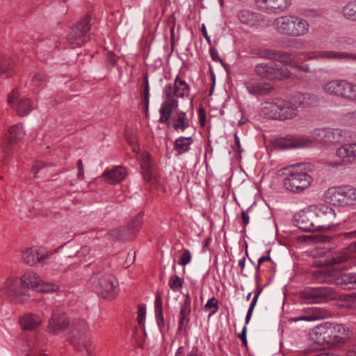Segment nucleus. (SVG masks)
<instances>
[{"label": "nucleus", "instance_id": "obj_1", "mask_svg": "<svg viewBox=\"0 0 356 356\" xmlns=\"http://www.w3.org/2000/svg\"><path fill=\"white\" fill-rule=\"evenodd\" d=\"M190 86L179 75H177L173 83H168L163 88L162 103L159 108V122L172 127L177 132H184L193 127L192 120L186 112L177 111L179 98L188 97Z\"/></svg>", "mask_w": 356, "mask_h": 356}, {"label": "nucleus", "instance_id": "obj_2", "mask_svg": "<svg viewBox=\"0 0 356 356\" xmlns=\"http://www.w3.org/2000/svg\"><path fill=\"white\" fill-rule=\"evenodd\" d=\"M346 338L347 330L343 325L328 322L316 326L312 333V340L323 348H341Z\"/></svg>", "mask_w": 356, "mask_h": 356}, {"label": "nucleus", "instance_id": "obj_3", "mask_svg": "<svg viewBox=\"0 0 356 356\" xmlns=\"http://www.w3.org/2000/svg\"><path fill=\"white\" fill-rule=\"evenodd\" d=\"M283 176L282 186L287 191L300 193L312 183L313 179L305 170L302 164H293L286 166L280 170Z\"/></svg>", "mask_w": 356, "mask_h": 356}, {"label": "nucleus", "instance_id": "obj_4", "mask_svg": "<svg viewBox=\"0 0 356 356\" xmlns=\"http://www.w3.org/2000/svg\"><path fill=\"white\" fill-rule=\"evenodd\" d=\"M325 200L338 207H346L356 204V188L346 185L333 186L325 191Z\"/></svg>", "mask_w": 356, "mask_h": 356}, {"label": "nucleus", "instance_id": "obj_5", "mask_svg": "<svg viewBox=\"0 0 356 356\" xmlns=\"http://www.w3.org/2000/svg\"><path fill=\"white\" fill-rule=\"evenodd\" d=\"M90 282L93 289L103 298H113L118 293L116 279L104 270L95 273Z\"/></svg>", "mask_w": 356, "mask_h": 356}, {"label": "nucleus", "instance_id": "obj_6", "mask_svg": "<svg viewBox=\"0 0 356 356\" xmlns=\"http://www.w3.org/2000/svg\"><path fill=\"white\" fill-rule=\"evenodd\" d=\"M323 90L331 95L356 101V85L344 80H334L323 86Z\"/></svg>", "mask_w": 356, "mask_h": 356}, {"label": "nucleus", "instance_id": "obj_7", "mask_svg": "<svg viewBox=\"0 0 356 356\" xmlns=\"http://www.w3.org/2000/svg\"><path fill=\"white\" fill-rule=\"evenodd\" d=\"M346 131L339 129L321 128L315 129L309 136L312 143L316 141L318 143L330 145L340 143L344 138Z\"/></svg>", "mask_w": 356, "mask_h": 356}, {"label": "nucleus", "instance_id": "obj_8", "mask_svg": "<svg viewBox=\"0 0 356 356\" xmlns=\"http://www.w3.org/2000/svg\"><path fill=\"white\" fill-rule=\"evenodd\" d=\"M143 223V214L139 213L131 220L127 227H122L111 230L108 233V236L113 240H130L139 232Z\"/></svg>", "mask_w": 356, "mask_h": 356}, {"label": "nucleus", "instance_id": "obj_9", "mask_svg": "<svg viewBox=\"0 0 356 356\" xmlns=\"http://www.w3.org/2000/svg\"><path fill=\"white\" fill-rule=\"evenodd\" d=\"M90 17L86 16L71 28L67 41L74 47L81 46L90 40Z\"/></svg>", "mask_w": 356, "mask_h": 356}, {"label": "nucleus", "instance_id": "obj_10", "mask_svg": "<svg viewBox=\"0 0 356 356\" xmlns=\"http://www.w3.org/2000/svg\"><path fill=\"white\" fill-rule=\"evenodd\" d=\"M20 282L23 287L43 293L54 292L58 289V286L55 284L44 282L37 273L32 270L26 271L20 277Z\"/></svg>", "mask_w": 356, "mask_h": 356}, {"label": "nucleus", "instance_id": "obj_11", "mask_svg": "<svg viewBox=\"0 0 356 356\" xmlns=\"http://www.w3.org/2000/svg\"><path fill=\"white\" fill-rule=\"evenodd\" d=\"M300 296L308 303H321L336 298V293L328 286L307 287L300 292Z\"/></svg>", "mask_w": 356, "mask_h": 356}, {"label": "nucleus", "instance_id": "obj_12", "mask_svg": "<svg viewBox=\"0 0 356 356\" xmlns=\"http://www.w3.org/2000/svg\"><path fill=\"white\" fill-rule=\"evenodd\" d=\"M318 231H327L334 225L335 212L331 207L320 204L312 206Z\"/></svg>", "mask_w": 356, "mask_h": 356}, {"label": "nucleus", "instance_id": "obj_13", "mask_svg": "<svg viewBox=\"0 0 356 356\" xmlns=\"http://www.w3.org/2000/svg\"><path fill=\"white\" fill-rule=\"evenodd\" d=\"M22 259L29 266H34L38 264L45 265L51 257L46 249L42 247H31L22 251Z\"/></svg>", "mask_w": 356, "mask_h": 356}, {"label": "nucleus", "instance_id": "obj_14", "mask_svg": "<svg viewBox=\"0 0 356 356\" xmlns=\"http://www.w3.org/2000/svg\"><path fill=\"white\" fill-rule=\"evenodd\" d=\"M1 294L8 298H11L17 302H22L26 301L29 295L27 291L19 286V280L17 277L8 278L2 288Z\"/></svg>", "mask_w": 356, "mask_h": 356}, {"label": "nucleus", "instance_id": "obj_15", "mask_svg": "<svg viewBox=\"0 0 356 356\" xmlns=\"http://www.w3.org/2000/svg\"><path fill=\"white\" fill-rule=\"evenodd\" d=\"M274 147L280 150L291 148H302L312 145V140L307 136L288 135L274 141Z\"/></svg>", "mask_w": 356, "mask_h": 356}, {"label": "nucleus", "instance_id": "obj_16", "mask_svg": "<svg viewBox=\"0 0 356 356\" xmlns=\"http://www.w3.org/2000/svg\"><path fill=\"white\" fill-rule=\"evenodd\" d=\"M19 93L17 90H13L8 95V104L23 117L29 115L34 108L33 102L29 98H19Z\"/></svg>", "mask_w": 356, "mask_h": 356}, {"label": "nucleus", "instance_id": "obj_17", "mask_svg": "<svg viewBox=\"0 0 356 356\" xmlns=\"http://www.w3.org/2000/svg\"><path fill=\"white\" fill-rule=\"evenodd\" d=\"M296 225L304 232H317L312 206L300 211L294 216Z\"/></svg>", "mask_w": 356, "mask_h": 356}, {"label": "nucleus", "instance_id": "obj_18", "mask_svg": "<svg viewBox=\"0 0 356 356\" xmlns=\"http://www.w3.org/2000/svg\"><path fill=\"white\" fill-rule=\"evenodd\" d=\"M69 325V319L66 314L58 309L52 312L49 320L47 331L52 334H57L65 330Z\"/></svg>", "mask_w": 356, "mask_h": 356}, {"label": "nucleus", "instance_id": "obj_19", "mask_svg": "<svg viewBox=\"0 0 356 356\" xmlns=\"http://www.w3.org/2000/svg\"><path fill=\"white\" fill-rule=\"evenodd\" d=\"M74 327L76 332L73 333V337L75 338L72 341L74 346L81 350V348L78 347L79 341H78L77 339H80L82 343L83 348L86 350L88 356H92L94 344L86 339L85 332L88 328L86 322L84 320H79L74 323Z\"/></svg>", "mask_w": 356, "mask_h": 356}, {"label": "nucleus", "instance_id": "obj_20", "mask_svg": "<svg viewBox=\"0 0 356 356\" xmlns=\"http://www.w3.org/2000/svg\"><path fill=\"white\" fill-rule=\"evenodd\" d=\"M25 136V131L22 124L11 126L5 134L2 141L1 148L7 152L11 149V147L20 141Z\"/></svg>", "mask_w": 356, "mask_h": 356}, {"label": "nucleus", "instance_id": "obj_21", "mask_svg": "<svg viewBox=\"0 0 356 356\" xmlns=\"http://www.w3.org/2000/svg\"><path fill=\"white\" fill-rule=\"evenodd\" d=\"M336 156L341 160V162L332 164L333 167L341 165H347L356 163V143L344 144L336 151Z\"/></svg>", "mask_w": 356, "mask_h": 356}, {"label": "nucleus", "instance_id": "obj_22", "mask_svg": "<svg viewBox=\"0 0 356 356\" xmlns=\"http://www.w3.org/2000/svg\"><path fill=\"white\" fill-rule=\"evenodd\" d=\"M330 262L333 265L347 263L346 268L356 266V241L351 243L340 253L334 254Z\"/></svg>", "mask_w": 356, "mask_h": 356}, {"label": "nucleus", "instance_id": "obj_23", "mask_svg": "<svg viewBox=\"0 0 356 356\" xmlns=\"http://www.w3.org/2000/svg\"><path fill=\"white\" fill-rule=\"evenodd\" d=\"M279 120L293 119L298 115L299 106L295 96L291 100L279 99Z\"/></svg>", "mask_w": 356, "mask_h": 356}, {"label": "nucleus", "instance_id": "obj_24", "mask_svg": "<svg viewBox=\"0 0 356 356\" xmlns=\"http://www.w3.org/2000/svg\"><path fill=\"white\" fill-rule=\"evenodd\" d=\"M257 7L268 13H279L289 8L291 0H255Z\"/></svg>", "mask_w": 356, "mask_h": 356}, {"label": "nucleus", "instance_id": "obj_25", "mask_svg": "<svg viewBox=\"0 0 356 356\" xmlns=\"http://www.w3.org/2000/svg\"><path fill=\"white\" fill-rule=\"evenodd\" d=\"M245 84L248 91L254 95H266L272 89V86L270 83L257 79H250Z\"/></svg>", "mask_w": 356, "mask_h": 356}, {"label": "nucleus", "instance_id": "obj_26", "mask_svg": "<svg viewBox=\"0 0 356 356\" xmlns=\"http://www.w3.org/2000/svg\"><path fill=\"white\" fill-rule=\"evenodd\" d=\"M293 15L277 17L273 22L274 29L280 33L292 36Z\"/></svg>", "mask_w": 356, "mask_h": 356}, {"label": "nucleus", "instance_id": "obj_27", "mask_svg": "<svg viewBox=\"0 0 356 356\" xmlns=\"http://www.w3.org/2000/svg\"><path fill=\"white\" fill-rule=\"evenodd\" d=\"M292 37L304 36L309 33L310 24L305 19L293 15Z\"/></svg>", "mask_w": 356, "mask_h": 356}, {"label": "nucleus", "instance_id": "obj_28", "mask_svg": "<svg viewBox=\"0 0 356 356\" xmlns=\"http://www.w3.org/2000/svg\"><path fill=\"white\" fill-rule=\"evenodd\" d=\"M337 274L335 269H317L312 272L313 279L319 283H335Z\"/></svg>", "mask_w": 356, "mask_h": 356}, {"label": "nucleus", "instance_id": "obj_29", "mask_svg": "<svg viewBox=\"0 0 356 356\" xmlns=\"http://www.w3.org/2000/svg\"><path fill=\"white\" fill-rule=\"evenodd\" d=\"M126 175V170L122 166H117L112 170L104 171L102 177L105 178V181L110 184H116L120 182Z\"/></svg>", "mask_w": 356, "mask_h": 356}, {"label": "nucleus", "instance_id": "obj_30", "mask_svg": "<svg viewBox=\"0 0 356 356\" xmlns=\"http://www.w3.org/2000/svg\"><path fill=\"white\" fill-rule=\"evenodd\" d=\"M335 284L340 286L343 289L356 288V273H341L337 271L336 275Z\"/></svg>", "mask_w": 356, "mask_h": 356}, {"label": "nucleus", "instance_id": "obj_31", "mask_svg": "<svg viewBox=\"0 0 356 356\" xmlns=\"http://www.w3.org/2000/svg\"><path fill=\"white\" fill-rule=\"evenodd\" d=\"M329 316L330 313L326 309L320 307H314L312 309L311 312L309 315L292 318L291 321L293 322H298L300 321H313L319 319L326 318H328Z\"/></svg>", "mask_w": 356, "mask_h": 356}, {"label": "nucleus", "instance_id": "obj_32", "mask_svg": "<svg viewBox=\"0 0 356 356\" xmlns=\"http://www.w3.org/2000/svg\"><path fill=\"white\" fill-rule=\"evenodd\" d=\"M194 143V139L191 136H180L174 141L173 149L177 156H179L188 152L191 149V146Z\"/></svg>", "mask_w": 356, "mask_h": 356}, {"label": "nucleus", "instance_id": "obj_33", "mask_svg": "<svg viewBox=\"0 0 356 356\" xmlns=\"http://www.w3.org/2000/svg\"><path fill=\"white\" fill-rule=\"evenodd\" d=\"M279 99L271 102H266L261 108L262 114L269 119L279 120Z\"/></svg>", "mask_w": 356, "mask_h": 356}, {"label": "nucleus", "instance_id": "obj_34", "mask_svg": "<svg viewBox=\"0 0 356 356\" xmlns=\"http://www.w3.org/2000/svg\"><path fill=\"white\" fill-rule=\"evenodd\" d=\"M238 18L242 24L252 27L258 24L259 15L250 10H243L238 12Z\"/></svg>", "mask_w": 356, "mask_h": 356}, {"label": "nucleus", "instance_id": "obj_35", "mask_svg": "<svg viewBox=\"0 0 356 356\" xmlns=\"http://www.w3.org/2000/svg\"><path fill=\"white\" fill-rule=\"evenodd\" d=\"M294 96L300 108L314 106L318 100L316 95L310 93H298Z\"/></svg>", "mask_w": 356, "mask_h": 356}, {"label": "nucleus", "instance_id": "obj_36", "mask_svg": "<svg viewBox=\"0 0 356 356\" xmlns=\"http://www.w3.org/2000/svg\"><path fill=\"white\" fill-rule=\"evenodd\" d=\"M20 325L24 330H33L41 323V319L35 314H26L21 317Z\"/></svg>", "mask_w": 356, "mask_h": 356}, {"label": "nucleus", "instance_id": "obj_37", "mask_svg": "<svg viewBox=\"0 0 356 356\" xmlns=\"http://www.w3.org/2000/svg\"><path fill=\"white\" fill-rule=\"evenodd\" d=\"M140 162L144 179L146 181H150L153 173L149 155L147 153H143L140 156Z\"/></svg>", "mask_w": 356, "mask_h": 356}, {"label": "nucleus", "instance_id": "obj_38", "mask_svg": "<svg viewBox=\"0 0 356 356\" xmlns=\"http://www.w3.org/2000/svg\"><path fill=\"white\" fill-rule=\"evenodd\" d=\"M13 65L8 57L0 56V77L7 78L12 74Z\"/></svg>", "mask_w": 356, "mask_h": 356}, {"label": "nucleus", "instance_id": "obj_39", "mask_svg": "<svg viewBox=\"0 0 356 356\" xmlns=\"http://www.w3.org/2000/svg\"><path fill=\"white\" fill-rule=\"evenodd\" d=\"M341 13L346 19L356 22V0L348 1L343 7Z\"/></svg>", "mask_w": 356, "mask_h": 356}, {"label": "nucleus", "instance_id": "obj_40", "mask_svg": "<svg viewBox=\"0 0 356 356\" xmlns=\"http://www.w3.org/2000/svg\"><path fill=\"white\" fill-rule=\"evenodd\" d=\"M317 57L327 59H342L355 58L353 55L344 52H337L334 51H323L318 53Z\"/></svg>", "mask_w": 356, "mask_h": 356}, {"label": "nucleus", "instance_id": "obj_41", "mask_svg": "<svg viewBox=\"0 0 356 356\" xmlns=\"http://www.w3.org/2000/svg\"><path fill=\"white\" fill-rule=\"evenodd\" d=\"M273 70V64L259 63L255 67V72L260 76L270 79Z\"/></svg>", "mask_w": 356, "mask_h": 356}, {"label": "nucleus", "instance_id": "obj_42", "mask_svg": "<svg viewBox=\"0 0 356 356\" xmlns=\"http://www.w3.org/2000/svg\"><path fill=\"white\" fill-rule=\"evenodd\" d=\"M271 72L272 74L270 76V80H281L284 78H288L291 76V73L286 67H280L276 64H273V70Z\"/></svg>", "mask_w": 356, "mask_h": 356}, {"label": "nucleus", "instance_id": "obj_43", "mask_svg": "<svg viewBox=\"0 0 356 356\" xmlns=\"http://www.w3.org/2000/svg\"><path fill=\"white\" fill-rule=\"evenodd\" d=\"M191 312V307L181 306L179 312V319L178 322L179 330H181L189 322V314Z\"/></svg>", "mask_w": 356, "mask_h": 356}, {"label": "nucleus", "instance_id": "obj_44", "mask_svg": "<svg viewBox=\"0 0 356 356\" xmlns=\"http://www.w3.org/2000/svg\"><path fill=\"white\" fill-rule=\"evenodd\" d=\"M184 280L177 275H173L169 280V286L174 291H179L183 286Z\"/></svg>", "mask_w": 356, "mask_h": 356}, {"label": "nucleus", "instance_id": "obj_45", "mask_svg": "<svg viewBox=\"0 0 356 356\" xmlns=\"http://www.w3.org/2000/svg\"><path fill=\"white\" fill-rule=\"evenodd\" d=\"M262 290H263V288H259L258 287L257 288V292L255 293L254 297H253V299L251 302V304H250V306L248 310V312H247V314H246V317H245V324H248L250 321V318L252 317V312H253V310L255 307V305L257 304V300H258V298L259 296V295L261 294V293L262 292Z\"/></svg>", "mask_w": 356, "mask_h": 356}, {"label": "nucleus", "instance_id": "obj_46", "mask_svg": "<svg viewBox=\"0 0 356 356\" xmlns=\"http://www.w3.org/2000/svg\"><path fill=\"white\" fill-rule=\"evenodd\" d=\"M275 60L284 64L290 65L294 60V56L287 52L276 51Z\"/></svg>", "mask_w": 356, "mask_h": 356}, {"label": "nucleus", "instance_id": "obj_47", "mask_svg": "<svg viewBox=\"0 0 356 356\" xmlns=\"http://www.w3.org/2000/svg\"><path fill=\"white\" fill-rule=\"evenodd\" d=\"M218 300L214 297H212L207 300L206 305H204V309H212L210 312L209 316L215 314L218 312Z\"/></svg>", "mask_w": 356, "mask_h": 356}, {"label": "nucleus", "instance_id": "obj_48", "mask_svg": "<svg viewBox=\"0 0 356 356\" xmlns=\"http://www.w3.org/2000/svg\"><path fill=\"white\" fill-rule=\"evenodd\" d=\"M191 258L192 256L190 250L188 249H184L181 255L180 256L178 264L184 266L191 262Z\"/></svg>", "mask_w": 356, "mask_h": 356}, {"label": "nucleus", "instance_id": "obj_49", "mask_svg": "<svg viewBox=\"0 0 356 356\" xmlns=\"http://www.w3.org/2000/svg\"><path fill=\"white\" fill-rule=\"evenodd\" d=\"M259 56L264 58L275 60L276 57V51L265 49L260 51Z\"/></svg>", "mask_w": 356, "mask_h": 356}, {"label": "nucleus", "instance_id": "obj_50", "mask_svg": "<svg viewBox=\"0 0 356 356\" xmlns=\"http://www.w3.org/2000/svg\"><path fill=\"white\" fill-rule=\"evenodd\" d=\"M143 96H144V102L147 108L148 104H149V88L147 76H146L145 79V88H144V91H143Z\"/></svg>", "mask_w": 356, "mask_h": 356}, {"label": "nucleus", "instance_id": "obj_51", "mask_svg": "<svg viewBox=\"0 0 356 356\" xmlns=\"http://www.w3.org/2000/svg\"><path fill=\"white\" fill-rule=\"evenodd\" d=\"M145 308L143 306H139L137 312V321L138 324H143L145 319Z\"/></svg>", "mask_w": 356, "mask_h": 356}, {"label": "nucleus", "instance_id": "obj_52", "mask_svg": "<svg viewBox=\"0 0 356 356\" xmlns=\"http://www.w3.org/2000/svg\"><path fill=\"white\" fill-rule=\"evenodd\" d=\"M155 314H161L163 312L162 309V300L159 296V294H157L155 298Z\"/></svg>", "mask_w": 356, "mask_h": 356}, {"label": "nucleus", "instance_id": "obj_53", "mask_svg": "<svg viewBox=\"0 0 356 356\" xmlns=\"http://www.w3.org/2000/svg\"><path fill=\"white\" fill-rule=\"evenodd\" d=\"M45 168H46V165L44 163L38 161L33 166L32 172L34 174V176L36 177L37 174L39 173L40 171L43 170Z\"/></svg>", "mask_w": 356, "mask_h": 356}, {"label": "nucleus", "instance_id": "obj_54", "mask_svg": "<svg viewBox=\"0 0 356 356\" xmlns=\"http://www.w3.org/2000/svg\"><path fill=\"white\" fill-rule=\"evenodd\" d=\"M209 54L213 61L222 63V60L220 59L216 48L211 47L209 48Z\"/></svg>", "mask_w": 356, "mask_h": 356}, {"label": "nucleus", "instance_id": "obj_55", "mask_svg": "<svg viewBox=\"0 0 356 356\" xmlns=\"http://www.w3.org/2000/svg\"><path fill=\"white\" fill-rule=\"evenodd\" d=\"M346 121L348 124L352 125V124H356V110L348 113L346 115Z\"/></svg>", "mask_w": 356, "mask_h": 356}, {"label": "nucleus", "instance_id": "obj_56", "mask_svg": "<svg viewBox=\"0 0 356 356\" xmlns=\"http://www.w3.org/2000/svg\"><path fill=\"white\" fill-rule=\"evenodd\" d=\"M44 81V76L42 74H38L35 75L32 79V83L35 86H40L41 83Z\"/></svg>", "mask_w": 356, "mask_h": 356}, {"label": "nucleus", "instance_id": "obj_57", "mask_svg": "<svg viewBox=\"0 0 356 356\" xmlns=\"http://www.w3.org/2000/svg\"><path fill=\"white\" fill-rule=\"evenodd\" d=\"M305 42L302 40L294 39L291 41V47H294L296 49H302L305 47Z\"/></svg>", "mask_w": 356, "mask_h": 356}, {"label": "nucleus", "instance_id": "obj_58", "mask_svg": "<svg viewBox=\"0 0 356 356\" xmlns=\"http://www.w3.org/2000/svg\"><path fill=\"white\" fill-rule=\"evenodd\" d=\"M78 173L77 177L80 179H83L84 177V170L83 165L81 159L77 161Z\"/></svg>", "mask_w": 356, "mask_h": 356}, {"label": "nucleus", "instance_id": "obj_59", "mask_svg": "<svg viewBox=\"0 0 356 356\" xmlns=\"http://www.w3.org/2000/svg\"><path fill=\"white\" fill-rule=\"evenodd\" d=\"M201 31H202L204 38L206 39L207 43L211 45V40L210 37L209 36V35L207 33L206 26H205V25L204 24H202V26H201Z\"/></svg>", "mask_w": 356, "mask_h": 356}, {"label": "nucleus", "instance_id": "obj_60", "mask_svg": "<svg viewBox=\"0 0 356 356\" xmlns=\"http://www.w3.org/2000/svg\"><path fill=\"white\" fill-rule=\"evenodd\" d=\"M157 324L160 328L164 326V318L163 315V312L161 314H155Z\"/></svg>", "mask_w": 356, "mask_h": 356}, {"label": "nucleus", "instance_id": "obj_61", "mask_svg": "<svg viewBox=\"0 0 356 356\" xmlns=\"http://www.w3.org/2000/svg\"><path fill=\"white\" fill-rule=\"evenodd\" d=\"M59 261H60V259L57 258V257H54V261H51V268L52 270H61V268L59 267V266H57V264L59 263Z\"/></svg>", "mask_w": 356, "mask_h": 356}, {"label": "nucleus", "instance_id": "obj_62", "mask_svg": "<svg viewBox=\"0 0 356 356\" xmlns=\"http://www.w3.org/2000/svg\"><path fill=\"white\" fill-rule=\"evenodd\" d=\"M107 58L113 65L116 63L118 60V57L112 52L108 53Z\"/></svg>", "mask_w": 356, "mask_h": 356}, {"label": "nucleus", "instance_id": "obj_63", "mask_svg": "<svg viewBox=\"0 0 356 356\" xmlns=\"http://www.w3.org/2000/svg\"><path fill=\"white\" fill-rule=\"evenodd\" d=\"M271 259L270 257L268 256H263V257H261L259 260H258V264H257V268H256V270H259V268H260V266L261 265L262 263H264V261H270Z\"/></svg>", "mask_w": 356, "mask_h": 356}, {"label": "nucleus", "instance_id": "obj_64", "mask_svg": "<svg viewBox=\"0 0 356 356\" xmlns=\"http://www.w3.org/2000/svg\"><path fill=\"white\" fill-rule=\"evenodd\" d=\"M184 297H185V299L181 305L191 307V297H190L189 293H187L186 295H184Z\"/></svg>", "mask_w": 356, "mask_h": 356}]
</instances>
